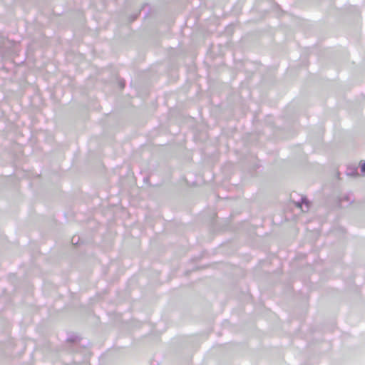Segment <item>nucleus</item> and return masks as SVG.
Instances as JSON below:
<instances>
[{"instance_id":"1","label":"nucleus","mask_w":365,"mask_h":365,"mask_svg":"<svg viewBox=\"0 0 365 365\" xmlns=\"http://www.w3.org/2000/svg\"><path fill=\"white\" fill-rule=\"evenodd\" d=\"M361 171H362L363 173H365V163H364V164L362 165V166H361Z\"/></svg>"}]
</instances>
